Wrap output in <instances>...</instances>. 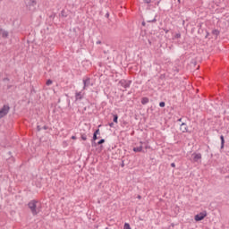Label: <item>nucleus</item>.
Masks as SVG:
<instances>
[{
	"instance_id": "f257e3e1",
	"label": "nucleus",
	"mask_w": 229,
	"mask_h": 229,
	"mask_svg": "<svg viewBox=\"0 0 229 229\" xmlns=\"http://www.w3.org/2000/svg\"><path fill=\"white\" fill-rule=\"evenodd\" d=\"M37 203H38L37 200H31L28 204V207L30 209L32 216H37V214L40 212V208L37 207Z\"/></svg>"
},
{
	"instance_id": "f03ea898",
	"label": "nucleus",
	"mask_w": 229,
	"mask_h": 229,
	"mask_svg": "<svg viewBox=\"0 0 229 229\" xmlns=\"http://www.w3.org/2000/svg\"><path fill=\"white\" fill-rule=\"evenodd\" d=\"M8 112H10V106H4L0 109V119H3V117H5V115H8Z\"/></svg>"
},
{
	"instance_id": "7ed1b4c3",
	"label": "nucleus",
	"mask_w": 229,
	"mask_h": 229,
	"mask_svg": "<svg viewBox=\"0 0 229 229\" xmlns=\"http://www.w3.org/2000/svg\"><path fill=\"white\" fill-rule=\"evenodd\" d=\"M27 6H28L29 10H30V12L35 11V8L37 6V1L30 0Z\"/></svg>"
},
{
	"instance_id": "20e7f679",
	"label": "nucleus",
	"mask_w": 229,
	"mask_h": 229,
	"mask_svg": "<svg viewBox=\"0 0 229 229\" xmlns=\"http://www.w3.org/2000/svg\"><path fill=\"white\" fill-rule=\"evenodd\" d=\"M207 216V211L200 212L195 216V221H203Z\"/></svg>"
},
{
	"instance_id": "39448f33",
	"label": "nucleus",
	"mask_w": 229,
	"mask_h": 229,
	"mask_svg": "<svg viewBox=\"0 0 229 229\" xmlns=\"http://www.w3.org/2000/svg\"><path fill=\"white\" fill-rule=\"evenodd\" d=\"M191 158L193 162H201V153H193Z\"/></svg>"
},
{
	"instance_id": "423d86ee",
	"label": "nucleus",
	"mask_w": 229,
	"mask_h": 229,
	"mask_svg": "<svg viewBox=\"0 0 229 229\" xmlns=\"http://www.w3.org/2000/svg\"><path fill=\"white\" fill-rule=\"evenodd\" d=\"M83 90H87V89H89V87H90V85H92V83H90V78H86L83 79Z\"/></svg>"
},
{
	"instance_id": "0eeeda50",
	"label": "nucleus",
	"mask_w": 229,
	"mask_h": 229,
	"mask_svg": "<svg viewBox=\"0 0 229 229\" xmlns=\"http://www.w3.org/2000/svg\"><path fill=\"white\" fill-rule=\"evenodd\" d=\"M142 144V141H140V146L133 148L134 153H141V151H143Z\"/></svg>"
},
{
	"instance_id": "6e6552de",
	"label": "nucleus",
	"mask_w": 229,
	"mask_h": 229,
	"mask_svg": "<svg viewBox=\"0 0 229 229\" xmlns=\"http://www.w3.org/2000/svg\"><path fill=\"white\" fill-rule=\"evenodd\" d=\"M180 130H181V131H182V133H187V131H188L187 123H182L181 124Z\"/></svg>"
},
{
	"instance_id": "1a4fd4ad",
	"label": "nucleus",
	"mask_w": 229,
	"mask_h": 229,
	"mask_svg": "<svg viewBox=\"0 0 229 229\" xmlns=\"http://www.w3.org/2000/svg\"><path fill=\"white\" fill-rule=\"evenodd\" d=\"M0 35L1 37H3V38H8V31L4 30H0Z\"/></svg>"
},
{
	"instance_id": "9d476101",
	"label": "nucleus",
	"mask_w": 229,
	"mask_h": 229,
	"mask_svg": "<svg viewBox=\"0 0 229 229\" xmlns=\"http://www.w3.org/2000/svg\"><path fill=\"white\" fill-rule=\"evenodd\" d=\"M75 98L78 101V99H83V96L81 95V92H77L75 94Z\"/></svg>"
},
{
	"instance_id": "9b49d317",
	"label": "nucleus",
	"mask_w": 229,
	"mask_h": 229,
	"mask_svg": "<svg viewBox=\"0 0 229 229\" xmlns=\"http://www.w3.org/2000/svg\"><path fill=\"white\" fill-rule=\"evenodd\" d=\"M220 140H221V149H223V148H225V136L221 135Z\"/></svg>"
},
{
	"instance_id": "f8f14e48",
	"label": "nucleus",
	"mask_w": 229,
	"mask_h": 229,
	"mask_svg": "<svg viewBox=\"0 0 229 229\" xmlns=\"http://www.w3.org/2000/svg\"><path fill=\"white\" fill-rule=\"evenodd\" d=\"M148 103H149V98H143L141 99V104H142V105H148Z\"/></svg>"
},
{
	"instance_id": "ddd939ff",
	"label": "nucleus",
	"mask_w": 229,
	"mask_h": 229,
	"mask_svg": "<svg viewBox=\"0 0 229 229\" xmlns=\"http://www.w3.org/2000/svg\"><path fill=\"white\" fill-rule=\"evenodd\" d=\"M123 229H131V227H130V224L125 223L123 225Z\"/></svg>"
},
{
	"instance_id": "4468645a",
	"label": "nucleus",
	"mask_w": 229,
	"mask_h": 229,
	"mask_svg": "<svg viewBox=\"0 0 229 229\" xmlns=\"http://www.w3.org/2000/svg\"><path fill=\"white\" fill-rule=\"evenodd\" d=\"M159 106H160L161 108H164V106H165V102H160V103H159Z\"/></svg>"
},
{
	"instance_id": "2eb2a0df",
	"label": "nucleus",
	"mask_w": 229,
	"mask_h": 229,
	"mask_svg": "<svg viewBox=\"0 0 229 229\" xmlns=\"http://www.w3.org/2000/svg\"><path fill=\"white\" fill-rule=\"evenodd\" d=\"M117 119H119V116L117 114L114 115V123H117Z\"/></svg>"
},
{
	"instance_id": "dca6fc26",
	"label": "nucleus",
	"mask_w": 229,
	"mask_h": 229,
	"mask_svg": "<svg viewBox=\"0 0 229 229\" xmlns=\"http://www.w3.org/2000/svg\"><path fill=\"white\" fill-rule=\"evenodd\" d=\"M47 85H53V81H51V80H48V81H47Z\"/></svg>"
},
{
	"instance_id": "f3484780",
	"label": "nucleus",
	"mask_w": 229,
	"mask_h": 229,
	"mask_svg": "<svg viewBox=\"0 0 229 229\" xmlns=\"http://www.w3.org/2000/svg\"><path fill=\"white\" fill-rule=\"evenodd\" d=\"M98 145H101V144H105V140H100L98 142Z\"/></svg>"
},
{
	"instance_id": "a211bd4d",
	"label": "nucleus",
	"mask_w": 229,
	"mask_h": 229,
	"mask_svg": "<svg viewBox=\"0 0 229 229\" xmlns=\"http://www.w3.org/2000/svg\"><path fill=\"white\" fill-rule=\"evenodd\" d=\"M93 140H98V134L96 133L93 134Z\"/></svg>"
},
{
	"instance_id": "6ab92c4d",
	"label": "nucleus",
	"mask_w": 229,
	"mask_h": 229,
	"mask_svg": "<svg viewBox=\"0 0 229 229\" xmlns=\"http://www.w3.org/2000/svg\"><path fill=\"white\" fill-rule=\"evenodd\" d=\"M144 3H147L148 4H149V3H151V0H144Z\"/></svg>"
},
{
	"instance_id": "aec40b11",
	"label": "nucleus",
	"mask_w": 229,
	"mask_h": 229,
	"mask_svg": "<svg viewBox=\"0 0 229 229\" xmlns=\"http://www.w3.org/2000/svg\"><path fill=\"white\" fill-rule=\"evenodd\" d=\"M148 22H157V19L154 18L152 21H148Z\"/></svg>"
},
{
	"instance_id": "412c9836",
	"label": "nucleus",
	"mask_w": 229,
	"mask_h": 229,
	"mask_svg": "<svg viewBox=\"0 0 229 229\" xmlns=\"http://www.w3.org/2000/svg\"><path fill=\"white\" fill-rule=\"evenodd\" d=\"M150 148H151V147H150L149 145H146V146H145V149H150Z\"/></svg>"
},
{
	"instance_id": "4be33fe9",
	"label": "nucleus",
	"mask_w": 229,
	"mask_h": 229,
	"mask_svg": "<svg viewBox=\"0 0 229 229\" xmlns=\"http://www.w3.org/2000/svg\"><path fill=\"white\" fill-rule=\"evenodd\" d=\"M94 133H96V135H99V129H98Z\"/></svg>"
},
{
	"instance_id": "5701e85b",
	"label": "nucleus",
	"mask_w": 229,
	"mask_h": 229,
	"mask_svg": "<svg viewBox=\"0 0 229 229\" xmlns=\"http://www.w3.org/2000/svg\"><path fill=\"white\" fill-rule=\"evenodd\" d=\"M82 140H87V136H81Z\"/></svg>"
},
{
	"instance_id": "b1692460",
	"label": "nucleus",
	"mask_w": 229,
	"mask_h": 229,
	"mask_svg": "<svg viewBox=\"0 0 229 229\" xmlns=\"http://www.w3.org/2000/svg\"><path fill=\"white\" fill-rule=\"evenodd\" d=\"M171 167H176V165L174 163H172Z\"/></svg>"
},
{
	"instance_id": "393cba45",
	"label": "nucleus",
	"mask_w": 229,
	"mask_h": 229,
	"mask_svg": "<svg viewBox=\"0 0 229 229\" xmlns=\"http://www.w3.org/2000/svg\"><path fill=\"white\" fill-rule=\"evenodd\" d=\"M110 128L114 127V123H109Z\"/></svg>"
},
{
	"instance_id": "a878e982",
	"label": "nucleus",
	"mask_w": 229,
	"mask_h": 229,
	"mask_svg": "<svg viewBox=\"0 0 229 229\" xmlns=\"http://www.w3.org/2000/svg\"><path fill=\"white\" fill-rule=\"evenodd\" d=\"M138 199H142V197L140 195H138Z\"/></svg>"
},
{
	"instance_id": "bb28decb",
	"label": "nucleus",
	"mask_w": 229,
	"mask_h": 229,
	"mask_svg": "<svg viewBox=\"0 0 229 229\" xmlns=\"http://www.w3.org/2000/svg\"><path fill=\"white\" fill-rule=\"evenodd\" d=\"M165 33H169V30H164Z\"/></svg>"
},
{
	"instance_id": "cd10ccee",
	"label": "nucleus",
	"mask_w": 229,
	"mask_h": 229,
	"mask_svg": "<svg viewBox=\"0 0 229 229\" xmlns=\"http://www.w3.org/2000/svg\"><path fill=\"white\" fill-rule=\"evenodd\" d=\"M72 139L73 140H76V136H72Z\"/></svg>"
},
{
	"instance_id": "c85d7f7f",
	"label": "nucleus",
	"mask_w": 229,
	"mask_h": 229,
	"mask_svg": "<svg viewBox=\"0 0 229 229\" xmlns=\"http://www.w3.org/2000/svg\"><path fill=\"white\" fill-rule=\"evenodd\" d=\"M176 37H177V38H180L181 35H180V34H177Z\"/></svg>"
},
{
	"instance_id": "c756f323",
	"label": "nucleus",
	"mask_w": 229,
	"mask_h": 229,
	"mask_svg": "<svg viewBox=\"0 0 229 229\" xmlns=\"http://www.w3.org/2000/svg\"><path fill=\"white\" fill-rule=\"evenodd\" d=\"M178 121H179V123H182V118H180Z\"/></svg>"
},
{
	"instance_id": "7c9ffc66",
	"label": "nucleus",
	"mask_w": 229,
	"mask_h": 229,
	"mask_svg": "<svg viewBox=\"0 0 229 229\" xmlns=\"http://www.w3.org/2000/svg\"><path fill=\"white\" fill-rule=\"evenodd\" d=\"M97 44H101V41L97 42Z\"/></svg>"
}]
</instances>
